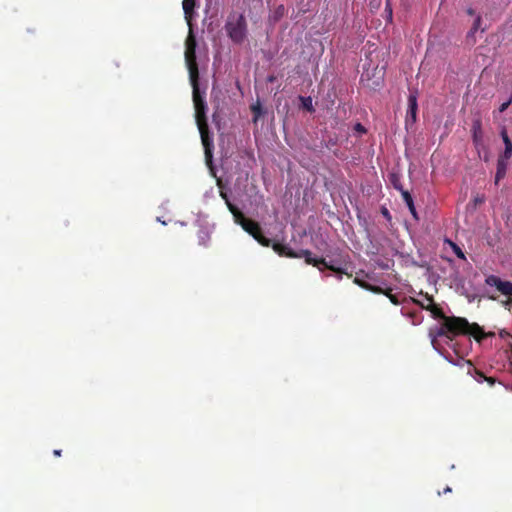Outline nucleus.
<instances>
[{
    "mask_svg": "<svg viewBox=\"0 0 512 512\" xmlns=\"http://www.w3.org/2000/svg\"><path fill=\"white\" fill-rule=\"evenodd\" d=\"M230 212L233 215L235 223L240 225L243 228V230L249 233L262 246L272 247L274 252H276L279 256L288 258L303 257L305 259L306 264L313 265L317 267L320 271H322L323 268H326L337 274H346L349 277H351V275L345 272L344 269L336 267L335 265L326 262L324 258L313 257L311 251L309 250H300L299 252H295L285 244L279 242H272V240L263 235L259 223L254 220L246 218L238 207H230ZM339 279H341V276H339Z\"/></svg>",
    "mask_w": 512,
    "mask_h": 512,
    "instance_id": "nucleus-1",
    "label": "nucleus"
},
{
    "mask_svg": "<svg viewBox=\"0 0 512 512\" xmlns=\"http://www.w3.org/2000/svg\"><path fill=\"white\" fill-rule=\"evenodd\" d=\"M458 335H469L477 342H481L486 337L493 336L494 333H485L483 328L477 323H469L466 318L457 316H448L436 332H433L432 330L429 332L433 347H436L435 344L438 337H446L449 340H452Z\"/></svg>",
    "mask_w": 512,
    "mask_h": 512,
    "instance_id": "nucleus-2",
    "label": "nucleus"
},
{
    "mask_svg": "<svg viewBox=\"0 0 512 512\" xmlns=\"http://www.w3.org/2000/svg\"><path fill=\"white\" fill-rule=\"evenodd\" d=\"M193 89V103L195 108V119L200 132L201 141L204 147L205 160L208 165L212 163L213 158V139L210 136L208 123H207V105L204 97L199 91V80L191 82Z\"/></svg>",
    "mask_w": 512,
    "mask_h": 512,
    "instance_id": "nucleus-3",
    "label": "nucleus"
},
{
    "mask_svg": "<svg viewBox=\"0 0 512 512\" xmlns=\"http://www.w3.org/2000/svg\"><path fill=\"white\" fill-rule=\"evenodd\" d=\"M225 31L233 43L242 44L247 37L245 16L237 12L229 14L225 23Z\"/></svg>",
    "mask_w": 512,
    "mask_h": 512,
    "instance_id": "nucleus-4",
    "label": "nucleus"
},
{
    "mask_svg": "<svg viewBox=\"0 0 512 512\" xmlns=\"http://www.w3.org/2000/svg\"><path fill=\"white\" fill-rule=\"evenodd\" d=\"M485 283L488 286L495 287L502 295L512 299V282L503 281L496 275H489L486 277Z\"/></svg>",
    "mask_w": 512,
    "mask_h": 512,
    "instance_id": "nucleus-5",
    "label": "nucleus"
},
{
    "mask_svg": "<svg viewBox=\"0 0 512 512\" xmlns=\"http://www.w3.org/2000/svg\"><path fill=\"white\" fill-rule=\"evenodd\" d=\"M185 60L189 70L190 82H195V80H199V71L196 62V49L186 48Z\"/></svg>",
    "mask_w": 512,
    "mask_h": 512,
    "instance_id": "nucleus-6",
    "label": "nucleus"
},
{
    "mask_svg": "<svg viewBox=\"0 0 512 512\" xmlns=\"http://www.w3.org/2000/svg\"><path fill=\"white\" fill-rule=\"evenodd\" d=\"M417 97L415 94H410L408 97V109L406 113V125L414 124L416 122L417 117Z\"/></svg>",
    "mask_w": 512,
    "mask_h": 512,
    "instance_id": "nucleus-7",
    "label": "nucleus"
},
{
    "mask_svg": "<svg viewBox=\"0 0 512 512\" xmlns=\"http://www.w3.org/2000/svg\"><path fill=\"white\" fill-rule=\"evenodd\" d=\"M426 298L429 301V305L424 306L423 304H421V307L423 309L430 311L434 318L441 319L443 320V322H445V318H447L448 316L445 315L442 308H440L433 302V298L431 296L426 295Z\"/></svg>",
    "mask_w": 512,
    "mask_h": 512,
    "instance_id": "nucleus-8",
    "label": "nucleus"
},
{
    "mask_svg": "<svg viewBox=\"0 0 512 512\" xmlns=\"http://www.w3.org/2000/svg\"><path fill=\"white\" fill-rule=\"evenodd\" d=\"M471 131H472V139H473L474 145L476 147L481 145L482 138H483V132H482V124L479 119L473 122Z\"/></svg>",
    "mask_w": 512,
    "mask_h": 512,
    "instance_id": "nucleus-9",
    "label": "nucleus"
},
{
    "mask_svg": "<svg viewBox=\"0 0 512 512\" xmlns=\"http://www.w3.org/2000/svg\"><path fill=\"white\" fill-rule=\"evenodd\" d=\"M394 186L396 189H399L401 191L403 200L405 201L406 205L408 206L409 211L414 216V218L417 219V213H416V209H415L413 198H412L411 194L408 191L403 190L402 187H400L396 184Z\"/></svg>",
    "mask_w": 512,
    "mask_h": 512,
    "instance_id": "nucleus-10",
    "label": "nucleus"
},
{
    "mask_svg": "<svg viewBox=\"0 0 512 512\" xmlns=\"http://www.w3.org/2000/svg\"><path fill=\"white\" fill-rule=\"evenodd\" d=\"M507 163L508 161L499 159L497 160V171L495 175V184H498V182L505 177L506 170H507Z\"/></svg>",
    "mask_w": 512,
    "mask_h": 512,
    "instance_id": "nucleus-11",
    "label": "nucleus"
},
{
    "mask_svg": "<svg viewBox=\"0 0 512 512\" xmlns=\"http://www.w3.org/2000/svg\"><path fill=\"white\" fill-rule=\"evenodd\" d=\"M354 283L357 284L358 286H360L361 288L366 289L368 291H371V292H374V293H382V288L381 287L373 286V285L367 283L366 281L359 279L358 277H356L354 279Z\"/></svg>",
    "mask_w": 512,
    "mask_h": 512,
    "instance_id": "nucleus-12",
    "label": "nucleus"
},
{
    "mask_svg": "<svg viewBox=\"0 0 512 512\" xmlns=\"http://www.w3.org/2000/svg\"><path fill=\"white\" fill-rule=\"evenodd\" d=\"M183 10L186 17L190 16L193 13L195 7V0H183Z\"/></svg>",
    "mask_w": 512,
    "mask_h": 512,
    "instance_id": "nucleus-13",
    "label": "nucleus"
},
{
    "mask_svg": "<svg viewBox=\"0 0 512 512\" xmlns=\"http://www.w3.org/2000/svg\"><path fill=\"white\" fill-rule=\"evenodd\" d=\"M481 22H482V18H481V16H480V15H478V16L475 18V20H474V22H473V25H472V27H471V29H470L469 33H468V35H469V36H470V35H474V34L477 32V30H478V29L480 28V26H481Z\"/></svg>",
    "mask_w": 512,
    "mask_h": 512,
    "instance_id": "nucleus-14",
    "label": "nucleus"
},
{
    "mask_svg": "<svg viewBox=\"0 0 512 512\" xmlns=\"http://www.w3.org/2000/svg\"><path fill=\"white\" fill-rule=\"evenodd\" d=\"M511 157H512V144L505 146L503 153L498 158L508 161Z\"/></svg>",
    "mask_w": 512,
    "mask_h": 512,
    "instance_id": "nucleus-15",
    "label": "nucleus"
},
{
    "mask_svg": "<svg viewBox=\"0 0 512 512\" xmlns=\"http://www.w3.org/2000/svg\"><path fill=\"white\" fill-rule=\"evenodd\" d=\"M449 244L450 246L452 247L454 253L456 254V256L460 259H465V255L462 251V249L457 245L455 244L454 242L452 241H449Z\"/></svg>",
    "mask_w": 512,
    "mask_h": 512,
    "instance_id": "nucleus-16",
    "label": "nucleus"
},
{
    "mask_svg": "<svg viewBox=\"0 0 512 512\" xmlns=\"http://www.w3.org/2000/svg\"><path fill=\"white\" fill-rule=\"evenodd\" d=\"M220 196L221 198L225 201V204L228 208V210L230 211V207H236L229 199V196H228V193L224 190H220Z\"/></svg>",
    "mask_w": 512,
    "mask_h": 512,
    "instance_id": "nucleus-17",
    "label": "nucleus"
},
{
    "mask_svg": "<svg viewBox=\"0 0 512 512\" xmlns=\"http://www.w3.org/2000/svg\"><path fill=\"white\" fill-rule=\"evenodd\" d=\"M185 44H186V48L196 49V40L191 32L189 33L188 37L186 38Z\"/></svg>",
    "mask_w": 512,
    "mask_h": 512,
    "instance_id": "nucleus-18",
    "label": "nucleus"
},
{
    "mask_svg": "<svg viewBox=\"0 0 512 512\" xmlns=\"http://www.w3.org/2000/svg\"><path fill=\"white\" fill-rule=\"evenodd\" d=\"M476 374L478 376L477 381L481 382L482 380L487 381L490 385H493L495 383V380L491 377H486L481 371L476 370Z\"/></svg>",
    "mask_w": 512,
    "mask_h": 512,
    "instance_id": "nucleus-19",
    "label": "nucleus"
},
{
    "mask_svg": "<svg viewBox=\"0 0 512 512\" xmlns=\"http://www.w3.org/2000/svg\"><path fill=\"white\" fill-rule=\"evenodd\" d=\"M500 135H501V137H502V140H503V143H504V145H505V146H507V145H512V141H511V139L509 138L508 133H507V131H506V129H505V128H503V129L501 130Z\"/></svg>",
    "mask_w": 512,
    "mask_h": 512,
    "instance_id": "nucleus-20",
    "label": "nucleus"
},
{
    "mask_svg": "<svg viewBox=\"0 0 512 512\" xmlns=\"http://www.w3.org/2000/svg\"><path fill=\"white\" fill-rule=\"evenodd\" d=\"M394 305H399L400 302L396 295L391 293V290L389 289L387 292H383Z\"/></svg>",
    "mask_w": 512,
    "mask_h": 512,
    "instance_id": "nucleus-21",
    "label": "nucleus"
},
{
    "mask_svg": "<svg viewBox=\"0 0 512 512\" xmlns=\"http://www.w3.org/2000/svg\"><path fill=\"white\" fill-rule=\"evenodd\" d=\"M251 109H252V111H253V113H254V115H255L254 121H256V120H257V118H258V117L260 116V114H261V106H260L259 104H257V105H253V106L251 107Z\"/></svg>",
    "mask_w": 512,
    "mask_h": 512,
    "instance_id": "nucleus-22",
    "label": "nucleus"
},
{
    "mask_svg": "<svg viewBox=\"0 0 512 512\" xmlns=\"http://www.w3.org/2000/svg\"><path fill=\"white\" fill-rule=\"evenodd\" d=\"M511 102H512V98H510L507 102L502 103V104L500 105V107H499V111H500V112H504V111H506V110H507V108L510 106Z\"/></svg>",
    "mask_w": 512,
    "mask_h": 512,
    "instance_id": "nucleus-23",
    "label": "nucleus"
},
{
    "mask_svg": "<svg viewBox=\"0 0 512 512\" xmlns=\"http://www.w3.org/2000/svg\"><path fill=\"white\" fill-rule=\"evenodd\" d=\"M354 129H355V131L360 132V133L366 132L365 127L361 123L355 124Z\"/></svg>",
    "mask_w": 512,
    "mask_h": 512,
    "instance_id": "nucleus-24",
    "label": "nucleus"
},
{
    "mask_svg": "<svg viewBox=\"0 0 512 512\" xmlns=\"http://www.w3.org/2000/svg\"><path fill=\"white\" fill-rule=\"evenodd\" d=\"M381 213H382V215H383L386 219H388V220H390V219H391L390 212H389V210H388L386 207H382V208H381Z\"/></svg>",
    "mask_w": 512,
    "mask_h": 512,
    "instance_id": "nucleus-25",
    "label": "nucleus"
},
{
    "mask_svg": "<svg viewBox=\"0 0 512 512\" xmlns=\"http://www.w3.org/2000/svg\"><path fill=\"white\" fill-rule=\"evenodd\" d=\"M307 101H308V104H307V103H304V106H305V108H306L307 110L311 111V110H312L311 99H310V98H308V99H307Z\"/></svg>",
    "mask_w": 512,
    "mask_h": 512,
    "instance_id": "nucleus-26",
    "label": "nucleus"
},
{
    "mask_svg": "<svg viewBox=\"0 0 512 512\" xmlns=\"http://www.w3.org/2000/svg\"><path fill=\"white\" fill-rule=\"evenodd\" d=\"M466 12L469 16L475 15V10L473 8H468Z\"/></svg>",
    "mask_w": 512,
    "mask_h": 512,
    "instance_id": "nucleus-27",
    "label": "nucleus"
},
{
    "mask_svg": "<svg viewBox=\"0 0 512 512\" xmlns=\"http://www.w3.org/2000/svg\"><path fill=\"white\" fill-rule=\"evenodd\" d=\"M283 10H284V7H283V6H280V7L278 8V10H277V13L282 15Z\"/></svg>",
    "mask_w": 512,
    "mask_h": 512,
    "instance_id": "nucleus-28",
    "label": "nucleus"
},
{
    "mask_svg": "<svg viewBox=\"0 0 512 512\" xmlns=\"http://www.w3.org/2000/svg\"><path fill=\"white\" fill-rule=\"evenodd\" d=\"M53 454H54L55 456H60V455H61V450H54V451H53Z\"/></svg>",
    "mask_w": 512,
    "mask_h": 512,
    "instance_id": "nucleus-29",
    "label": "nucleus"
},
{
    "mask_svg": "<svg viewBox=\"0 0 512 512\" xmlns=\"http://www.w3.org/2000/svg\"><path fill=\"white\" fill-rule=\"evenodd\" d=\"M451 491H452V490H451V488L447 486V487L444 489L443 493H448V492H451Z\"/></svg>",
    "mask_w": 512,
    "mask_h": 512,
    "instance_id": "nucleus-30",
    "label": "nucleus"
},
{
    "mask_svg": "<svg viewBox=\"0 0 512 512\" xmlns=\"http://www.w3.org/2000/svg\"><path fill=\"white\" fill-rule=\"evenodd\" d=\"M268 81L269 82H274L275 81V77L274 76H269L268 77Z\"/></svg>",
    "mask_w": 512,
    "mask_h": 512,
    "instance_id": "nucleus-31",
    "label": "nucleus"
},
{
    "mask_svg": "<svg viewBox=\"0 0 512 512\" xmlns=\"http://www.w3.org/2000/svg\"><path fill=\"white\" fill-rule=\"evenodd\" d=\"M389 17L390 18L392 17V10H391V8H389Z\"/></svg>",
    "mask_w": 512,
    "mask_h": 512,
    "instance_id": "nucleus-32",
    "label": "nucleus"
},
{
    "mask_svg": "<svg viewBox=\"0 0 512 512\" xmlns=\"http://www.w3.org/2000/svg\"><path fill=\"white\" fill-rule=\"evenodd\" d=\"M475 202H476V203H481V202H482V200H480V199H475Z\"/></svg>",
    "mask_w": 512,
    "mask_h": 512,
    "instance_id": "nucleus-33",
    "label": "nucleus"
},
{
    "mask_svg": "<svg viewBox=\"0 0 512 512\" xmlns=\"http://www.w3.org/2000/svg\"><path fill=\"white\" fill-rule=\"evenodd\" d=\"M506 303H507V304H508V303H511V304H512V298H511V299H509V300H507V301H506Z\"/></svg>",
    "mask_w": 512,
    "mask_h": 512,
    "instance_id": "nucleus-34",
    "label": "nucleus"
}]
</instances>
